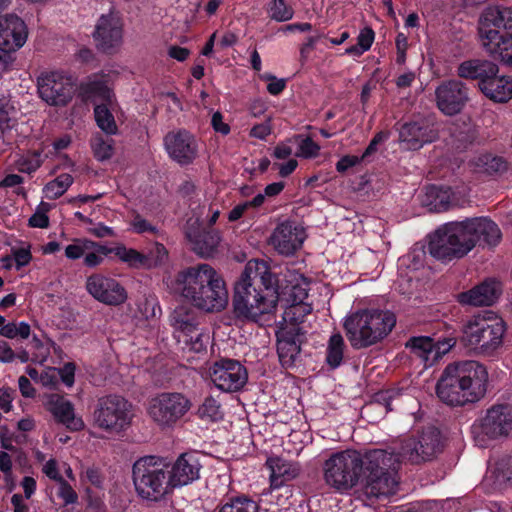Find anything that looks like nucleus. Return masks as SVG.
I'll list each match as a JSON object with an SVG mask.
<instances>
[{
    "instance_id": "7c9ffc66",
    "label": "nucleus",
    "mask_w": 512,
    "mask_h": 512,
    "mask_svg": "<svg viewBox=\"0 0 512 512\" xmlns=\"http://www.w3.org/2000/svg\"><path fill=\"white\" fill-rule=\"evenodd\" d=\"M295 324L281 327L276 334L277 352L283 366H291L300 352L299 328Z\"/></svg>"
},
{
    "instance_id": "a18cd8bd",
    "label": "nucleus",
    "mask_w": 512,
    "mask_h": 512,
    "mask_svg": "<svg viewBox=\"0 0 512 512\" xmlns=\"http://www.w3.org/2000/svg\"><path fill=\"white\" fill-rule=\"evenodd\" d=\"M475 167L480 172L493 174L505 171L507 163L502 157L492 154H483L476 158Z\"/></svg>"
},
{
    "instance_id": "c9c22d12",
    "label": "nucleus",
    "mask_w": 512,
    "mask_h": 512,
    "mask_svg": "<svg viewBox=\"0 0 512 512\" xmlns=\"http://www.w3.org/2000/svg\"><path fill=\"white\" fill-rule=\"evenodd\" d=\"M497 73V65L487 60H467L462 62L458 67V75L461 78L478 79L479 82Z\"/></svg>"
},
{
    "instance_id": "09e8293b",
    "label": "nucleus",
    "mask_w": 512,
    "mask_h": 512,
    "mask_svg": "<svg viewBox=\"0 0 512 512\" xmlns=\"http://www.w3.org/2000/svg\"><path fill=\"white\" fill-rule=\"evenodd\" d=\"M488 471L495 475L499 481H511L512 480V458L507 457L502 459L500 462H493L489 460Z\"/></svg>"
},
{
    "instance_id": "5701e85b",
    "label": "nucleus",
    "mask_w": 512,
    "mask_h": 512,
    "mask_svg": "<svg viewBox=\"0 0 512 512\" xmlns=\"http://www.w3.org/2000/svg\"><path fill=\"white\" fill-rule=\"evenodd\" d=\"M439 110L448 116L461 112L468 101V93L464 84L451 80L439 85L435 91Z\"/></svg>"
},
{
    "instance_id": "37998d69",
    "label": "nucleus",
    "mask_w": 512,
    "mask_h": 512,
    "mask_svg": "<svg viewBox=\"0 0 512 512\" xmlns=\"http://www.w3.org/2000/svg\"><path fill=\"white\" fill-rule=\"evenodd\" d=\"M197 416L206 422H217L224 416L220 402L212 397L207 396L197 409Z\"/></svg>"
},
{
    "instance_id": "7ed1b4c3",
    "label": "nucleus",
    "mask_w": 512,
    "mask_h": 512,
    "mask_svg": "<svg viewBox=\"0 0 512 512\" xmlns=\"http://www.w3.org/2000/svg\"><path fill=\"white\" fill-rule=\"evenodd\" d=\"M169 287L194 307L206 312L221 311L228 304V291L222 276L206 263L179 271Z\"/></svg>"
},
{
    "instance_id": "864d4df0",
    "label": "nucleus",
    "mask_w": 512,
    "mask_h": 512,
    "mask_svg": "<svg viewBox=\"0 0 512 512\" xmlns=\"http://www.w3.org/2000/svg\"><path fill=\"white\" fill-rule=\"evenodd\" d=\"M42 164L40 153H28L21 156L15 163L16 168L22 173H33Z\"/></svg>"
},
{
    "instance_id": "69168bd1",
    "label": "nucleus",
    "mask_w": 512,
    "mask_h": 512,
    "mask_svg": "<svg viewBox=\"0 0 512 512\" xmlns=\"http://www.w3.org/2000/svg\"><path fill=\"white\" fill-rule=\"evenodd\" d=\"M397 56L396 62L400 65L404 64L406 61V51L408 48V39L403 33H399L395 40Z\"/></svg>"
},
{
    "instance_id": "680f3d73",
    "label": "nucleus",
    "mask_w": 512,
    "mask_h": 512,
    "mask_svg": "<svg viewBox=\"0 0 512 512\" xmlns=\"http://www.w3.org/2000/svg\"><path fill=\"white\" fill-rule=\"evenodd\" d=\"M14 390L6 387L0 388V410L9 413L13 409Z\"/></svg>"
},
{
    "instance_id": "13d9d810",
    "label": "nucleus",
    "mask_w": 512,
    "mask_h": 512,
    "mask_svg": "<svg viewBox=\"0 0 512 512\" xmlns=\"http://www.w3.org/2000/svg\"><path fill=\"white\" fill-rule=\"evenodd\" d=\"M149 258V263H151V267H155L163 264L168 258V251L166 248L160 244L155 243L149 254L146 255Z\"/></svg>"
},
{
    "instance_id": "423d86ee",
    "label": "nucleus",
    "mask_w": 512,
    "mask_h": 512,
    "mask_svg": "<svg viewBox=\"0 0 512 512\" xmlns=\"http://www.w3.org/2000/svg\"><path fill=\"white\" fill-rule=\"evenodd\" d=\"M478 33L489 54L512 65V8H485L479 18Z\"/></svg>"
},
{
    "instance_id": "58836bf2",
    "label": "nucleus",
    "mask_w": 512,
    "mask_h": 512,
    "mask_svg": "<svg viewBox=\"0 0 512 512\" xmlns=\"http://www.w3.org/2000/svg\"><path fill=\"white\" fill-rule=\"evenodd\" d=\"M260 505L254 499L246 496L239 495L228 498L223 502L218 512H259Z\"/></svg>"
},
{
    "instance_id": "79ce46f5",
    "label": "nucleus",
    "mask_w": 512,
    "mask_h": 512,
    "mask_svg": "<svg viewBox=\"0 0 512 512\" xmlns=\"http://www.w3.org/2000/svg\"><path fill=\"white\" fill-rule=\"evenodd\" d=\"M345 342L339 333L330 336L327 344L326 363L330 368L339 367L343 360Z\"/></svg>"
},
{
    "instance_id": "ea45409f",
    "label": "nucleus",
    "mask_w": 512,
    "mask_h": 512,
    "mask_svg": "<svg viewBox=\"0 0 512 512\" xmlns=\"http://www.w3.org/2000/svg\"><path fill=\"white\" fill-rule=\"evenodd\" d=\"M375 40V32L369 26L360 29L357 36V43L345 49V54L358 58L370 50Z\"/></svg>"
},
{
    "instance_id": "cd10ccee",
    "label": "nucleus",
    "mask_w": 512,
    "mask_h": 512,
    "mask_svg": "<svg viewBox=\"0 0 512 512\" xmlns=\"http://www.w3.org/2000/svg\"><path fill=\"white\" fill-rule=\"evenodd\" d=\"M167 470L173 491L199 478L200 463L195 455L183 453L172 465L167 463Z\"/></svg>"
},
{
    "instance_id": "a211bd4d",
    "label": "nucleus",
    "mask_w": 512,
    "mask_h": 512,
    "mask_svg": "<svg viewBox=\"0 0 512 512\" xmlns=\"http://www.w3.org/2000/svg\"><path fill=\"white\" fill-rule=\"evenodd\" d=\"M207 377L223 392L239 391L247 382L246 368L236 360L220 359L207 368Z\"/></svg>"
},
{
    "instance_id": "4d7b16f0",
    "label": "nucleus",
    "mask_w": 512,
    "mask_h": 512,
    "mask_svg": "<svg viewBox=\"0 0 512 512\" xmlns=\"http://www.w3.org/2000/svg\"><path fill=\"white\" fill-rule=\"evenodd\" d=\"M58 484V496L61 498L65 505L74 504L78 500V495L72 486L65 480H61Z\"/></svg>"
},
{
    "instance_id": "e2e57ef3",
    "label": "nucleus",
    "mask_w": 512,
    "mask_h": 512,
    "mask_svg": "<svg viewBox=\"0 0 512 512\" xmlns=\"http://www.w3.org/2000/svg\"><path fill=\"white\" fill-rule=\"evenodd\" d=\"M389 136H390V133L387 132V131H380V132H378L373 137V139L369 143L368 147L365 149V151H364V153L362 155V158L366 159L367 157H369L370 155L375 153L377 151L378 145L383 143V142H385L389 138Z\"/></svg>"
},
{
    "instance_id": "2f4dec72",
    "label": "nucleus",
    "mask_w": 512,
    "mask_h": 512,
    "mask_svg": "<svg viewBox=\"0 0 512 512\" xmlns=\"http://www.w3.org/2000/svg\"><path fill=\"white\" fill-rule=\"evenodd\" d=\"M266 466L270 470V486L273 489L282 487L285 483L295 479L300 473V467L297 463L277 456L269 457Z\"/></svg>"
},
{
    "instance_id": "a878e982",
    "label": "nucleus",
    "mask_w": 512,
    "mask_h": 512,
    "mask_svg": "<svg viewBox=\"0 0 512 512\" xmlns=\"http://www.w3.org/2000/svg\"><path fill=\"white\" fill-rule=\"evenodd\" d=\"M437 138L436 129L426 120L405 123L399 131V141L407 150H418Z\"/></svg>"
},
{
    "instance_id": "4be33fe9",
    "label": "nucleus",
    "mask_w": 512,
    "mask_h": 512,
    "mask_svg": "<svg viewBox=\"0 0 512 512\" xmlns=\"http://www.w3.org/2000/svg\"><path fill=\"white\" fill-rule=\"evenodd\" d=\"M28 39V27L17 15L0 16V50L12 53L21 49Z\"/></svg>"
},
{
    "instance_id": "0e129e2a",
    "label": "nucleus",
    "mask_w": 512,
    "mask_h": 512,
    "mask_svg": "<svg viewBox=\"0 0 512 512\" xmlns=\"http://www.w3.org/2000/svg\"><path fill=\"white\" fill-rule=\"evenodd\" d=\"M272 132V126L270 119L263 123L253 126L250 130L249 135L259 140H265Z\"/></svg>"
},
{
    "instance_id": "5fc2aeb1",
    "label": "nucleus",
    "mask_w": 512,
    "mask_h": 512,
    "mask_svg": "<svg viewBox=\"0 0 512 512\" xmlns=\"http://www.w3.org/2000/svg\"><path fill=\"white\" fill-rule=\"evenodd\" d=\"M12 256L14 266L17 270L27 266L32 260L31 246L29 244H23L18 248L12 250Z\"/></svg>"
},
{
    "instance_id": "412c9836",
    "label": "nucleus",
    "mask_w": 512,
    "mask_h": 512,
    "mask_svg": "<svg viewBox=\"0 0 512 512\" xmlns=\"http://www.w3.org/2000/svg\"><path fill=\"white\" fill-rule=\"evenodd\" d=\"M164 146L169 157L181 165L189 164L197 157V141L186 130L169 132L164 137Z\"/></svg>"
},
{
    "instance_id": "4c0bfd02",
    "label": "nucleus",
    "mask_w": 512,
    "mask_h": 512,
    "mask_svg": "<svg viewBox=\"0 0 512 512\" xmlns=\"http://www.w3.org/2000/svg\"><path fill=\"white\" fill-rule=\"evenodd\" d=\"M179 344L188 351L200 353L206 350L210 340L209 333L200 326H196L187 333L186 339L175 338Z\"/></svg>"
},
{
    "instance_id": "f8f14e48",
    "label": "nucleus",
    "mask_w": 512,
    "mask_h": 512,
    "mask_svg": "<svg viewBox=\"0 0 512 512\" xmlns=\"http://www.w3.org/2000/svg\"><path fill=\"white\" fill-rule=\"evenodd\" d=\"M440 448L439 431L436 428L429 427L419 435L405 439L397 453L394 450H386L393 458H396L395 466L390 469V473L395 477L394 472L402 461L420 464L432 460L439 453Z\"/></svg>"
},
{
    "instance_id": "bf43d9fd",
    "label": "nucleus",
    "mask_w": 512,
    "mask_h": 512,
    "mask_svg": "<svg viewBox=\"0 0 512 512\" xmlns=\"http://www.w3.org/2000/svg\"><path fill=\"white\" fill-rule=\"evenodd\" d=\"M294 139H287L279 142L274 150L272 156L278 160H288L293 154Z\"/></svg>"
},
{
    "instance_id": "6ab92c4d",
    "label": "nucleus",
    "mask_w": 512,
    "mask_h": 512,
    "mask_svg": "<svg viewBox=\"0 0 512 512\" xmlns=\"http://www.w3.org/2000/svg\"><path fill=\"white\" fill-rule=\"evenodd\" d=\"M455 344V339L451 337L435 341L428 336H418L411 338L406 346L426 367H429L448 353Z\"/></svg>"
},
{
    "instance_id": "2eb2a0df",
    "label": "nucleus",
    "mask_w": 512,
    "mask_h": 512,
    "mask_svg": "<svg viewBox=\"0 0 512 512\" xmlns=\"http://www.w3.org/2000/svg\"><path fill=\"white\" fill-rule=\"evenodd\" d=\"M37 88L40 98L51 106L67 105L76 91L72 77L58 70L41 73Z\"/></svg>"
},
{
    "instance_id": "b1692460",
    "label": "nucleus",
    "mask_w": 512,
    "mask_h": 512,
    "mask_svg": "<svg viewBox=\"0 0 512 512\" xmlns=\"http://www.w3.org/2000/svg\"><path fill=\"white\" fill-rule=\"evenodd\" d=\"M106 246L87 238H73L64 248L68 260L76 261L83 258V264L89 268L100 266L105 259Z\"/></svg>"
},
{
    "instance_id": "6e6d98bb",
    "label": "nucleus",
    "mask_w": 512,
    "mask_h": 512,
    "mask_svg": "<svg viewBox=\"0 0 512 512\" xmlns=\"http://www.w3.org/2000/svg\"><path fill=\"white\" fill-rule=\"evenodd\" d=\"M130 229L138 234L145 232L156 233L157 228L144 219L140 214L135 213L132 219L129 221Z\"/></svg>"
},
{
    "instance_id": "49530a36",
    "label": "nucleus",
    "mask_w": 512,
    "mask_h": 512,
    "mask_svg": "<svg viewBox=\"0 0 512 512\" xmlns=\"http://www.w3.org/2000/svg\"><path fill=\"white\" fill-rule=\"evenodd\" d=\"M31 334V327L27 322H9L2 326L0 335L9 339H27Z\"/></svg>"
},
{
    "instance_id": "c85d7f7f",
    "label": "nucleus",
    "mask_w": 512,
    "mask_h": 512,
    "mask_svg": "<svg viewBox=\"0 0 512 512\" xmlns=\"http://www.w3.org/2000/svg\"><path fill=\"white\" fill-rule=\"evenodd\" d=\"M198 219L188 220L185 234L191 242L193 250L201 257H211L217 251L221 237L215 230L202 231Z\"/></svg>"
},
{
    "instance_id": "de8ad7c7",
    "label": "nucleus",
    "mask_w": 512,
    "mask_h": 512,
    "mask_svg": "<svg viewBox=\"0 0 512 512\" xmlns=\"http://www.w3.org/2000/svg\"><path fill=\"white\" fill-rule=\"evenodd\" d=\"M268 14L275 21L285 22L292 19L294 11L284 0H271L268 6Z\"/></svg>"
},
{
    "instance_id": "338daca9",
    "label": "nucleus",
    "mask_w": 512,
    "mask_h": 512,
    "mask_svg": "<svg viewBox=\"0 0 512 512\" xmlns=\"http://www.w3.org/2000/svg\"><path fill=\"white\" fill-rule=\"evenodd\" d=\"M75 366L72 363L65 364L61 369H57V377L59 376L62 382L71 387L74 384Z\"/></svg>"
},
{
    "instance_id": "aec40b11",
    "label": "nucleus",
    "mask_w": 512,
    "mask_h": 512,
    "mask_svg": "<svg viewBox=\"0 0 512 512\" xmlns=\"http://www.w3.org/2000/svg\"><path fill=\"white\" fill-rule=\"evenodd\" d=\"M305 239L306 232L302 226L285 221L274 229L269 243L279 254L289 256L302 247Z\"/></svg>"
},
{
    "instance_id": "0eeeda50",
    "label": "nucleus",
    "mask_w": 512,
    "mask_h": 512,
    "mask_svg": "<svg viewBox=\"0 0 512 512\" xmlns=\"http://www.w3.org/2000/svg\"><path fill=\"white\" fill-rule=\"evenodd\" d=\"M507 332L504 319L492 311L469 317L462 326V342L482 353H493L502 347Z\"/></svg>"
},
{
    "instance_id": "473e14b6",
    "label": "nucleus",
    "mask_w": 512,
    "mask_h": 512,
    "mask_svg": "<svg viewBox=\"0 0 512 512\" xmlns=\"http://www.w3.org/2000/svg\"><path fill=\"white\" fill-rule=\"evenodd\" d=\"M481 92L494 102L504 103L512 99V78L488 76L478 83Z\"/></svg>"
},
{
    "instance_id": "bb28decb",
    "label": "nucleus",
    "mask_w": 512,
    "mask_h": 512,
    "mask_svg": "<svg viewBox=\"0 0 512 512\" xmlns=\"http://www.w3.org/2000/svg\"><path fill=\"white\" fill-rule=\"evenodd\" d=\"M501 283L495 278H488L473 288L458 294V302L473 307L491 306L500 297Z\"/></svg>"
},
{
    "instance_id": "e433bc0d",
    "label": "nucleus",
    "mask_w": 512,
    "mask_h": 512,
    "mask_svg": "<svg viewBox=\"0 0 512 512\" xmlns=\"http://www.w3.org/2000/svg\"><path fill=\"white\" fill-rule=\"evenodd\" d=\"M106 250L105 257L109 254H114L121 262L125 263L130 268H151L149 258L133 248H128L123 244H118L115 247L106 246Z\"/></svg>"
},
{
    "instance_id": "c756f323",
    "label": "nucleus",
    "mask_w": 512,
    "mask_h": 512,
    "mask_svg": "<svg viewBox=\"0 0 512 512\" xmlns=\"http://www.w3.org/2000/svg\"><path fill=\"white\" fill-rule=\"evenodd\" d=\"M44 407L54 416L57 422L71 431L84 428L81 417L75 415L73 404L58 394H48L44 397Z\"/></svg>"
},
{
    "instance_id": "4468645a",
    "label": "nucleus",
    "mask_w": 512,
    "mask_h": 512,
    "mask_svg": "<svg viewBox=\"0 0 512 512\" xmlns=\"http://www.w3.org/2000/svg\"><path fill=\"white\" fill-rule=\"evenodd\" d=\"M512 432V409L507 405H494L473 426L475 442L486 447L488 440L506 438Z\"/></svg>"
},
{
    "instance_id": "393cba45",
    "label": "nucleus",
    "mask_w": 512,
    "mask_h": 512,
    "mask_svg": "<svg viewBox=\"0 0 512 512\" xmlns=\"http://www.w3.org/2000/svg\"><path fill=\"white\" fill-rule=\"evenodd\" d=\"M93 36L104 51L119 47L123 41V23L119 15L114 12L102 15Z\"/></svg>"
},
{
    "instance_id": "ddd939ff",
    "label": "nucleus",
    "mask_w": 512,
    "mask_h": 512,
    "mask_svg": "<svg viewBox=\"0 0 512 512\" xmlns=\"http://www.w3.org/2000/svg\"><path fill=\"white\" fill-rule=\"evenodd\" d=\"M132 406L119 395H107L98 400L93 413L94 425L109 433L125 430L132 420Z\"/></svg>"
},
{
    "instance_id": "603ef678",
    "label": "nucleus",
    "mask_w": 512,
    "mask_h": 512,
    "mask_svg": "<svg viewBox=\"0 0 512 512\" xmlns=\"http://www.w3.org/2000/svg\"><path fill=\"white\" fill-rule=\"evenodd\" d=\"M51 208L52 205L50 203L41 201L33 215L29 218V225L34 228H47L49 226L48 212Z\"/></svg>"
},
{
    "instance_id": "f257e3e1",
    "label": "nucleus",
    "mask_w": 512,
    "mask_h": 512,
    "mask_svg": "<svg viewBox=\"0 0 512 512\" xmlns=\"http://www.w3.org/2000/svg\"><path fill=\"white\" fill-rule=\"evenodd\" d=\"M395 462L396 458L383 449L369 450L364 454L346 449L332 453L325 460L323 479L330 489L340 494L359 489L367 496H387L395 493L398 484L390 473Z\"/></svg>"
},
{
    "instance_id": "9d476101",
    "label": "nucleus",
    "mask_w": 512,
    "mask_h": 512,
    "mask_svg": "<svg viewBox=\"0 0 512 512\" xmlns=\"http://www.w3.org/2000/svg\"><path fill=\"white\" fill-rule=\"evenodd\" d=\"M278 280L279 298L282 297L288 304L284 311L283 320L291 323L302 322L304 317L311 313L312 306L305 302L308 297L309 282L300 273L288 270L283 279Z\"/></svg>"
},
{
    "instance_id": "9b49d317",
    "label": "nucleus",
    "mask_w": 512,
    "mask_h": 512,
    "mask_svg": "<svg viewBox=\"0 0 512 512\" xmlns=\"http://www.w3.org/2000/svg\"><path fill=\"white\" fill-rule=\"evenodd\" d=\"M191 407L192 402L185 394L162 392L150 399L147 414L160 429H173Z\"/></svg>"
},
{
    "instance_id": "f3484780",
    "label": "nucleus",
    "mask_w": 512,
    "mask_h": 512,
    "mask_svg": "<svg viewBox=\"0 0 512 512\" xmlns=\"http://www.w3.org/2000/svg\"><path fill=\"white\" fill-rule=\"evenodd\" d=\"M86 292L96 301L107 306H121L128 300V291L115 277L93 273L85 280Z\"/></svg>"
},
{
    "instance_id": "20e7f679",
    "label": "nucleus",
    "mask_w": 512,
    "mask_h": 512,
    "mask_svg": "<svg viewBox=\"0 0 512 512\" xmlns=\"http://www.w3.org/2000/svg\"><path fill=\"white\" fill-rule=\"evenodd\" d=\"M489 373L478 361L467 360L446 366L436 385L439 399L450 406H465L483 399L488 390Z\"/></svg>"
},
{
    "instance_id": "72a5a7b5",
    "label": "nucleus",
    "mask_w": 512,
    "mask_h": 512,
    "mask_svg": "<svg viewBox=\"0 0 512 512\" xmlns=\"http://www.w3.org/2000/svg\"><path fill=\"white\" fill-rule=\"evenodd\" d=\"M473 231L474 246L478 243L486 246H496L502 239L498 225L487 217L470 218Z\"/></svg>"
},
{
    "instance_id": "774afa93",
    "label": "nucleus",
    "mask_w": 512,
    "mask_h": 512,
    "mask_svg": "<svg viewBox=\"0 0 512 512\" xmlns=\"http://www.w3.org/2000/svg\"><path fill=\"white\" fill-rule=\"evenodd\" d=\"M263 79L269 81V83L267 85V91L271 95L280 94L286 86V82L284 79H278L273 75H265V76H263Z\"/></svg>"
},
{
    "instance_id": "f704fd0d",
    "label": "nucleus",
    "mask_w": 512,
    "mask_h": 512,
    "mask_svg": "<svg viewBox=\"0 0 512 512\" xmlns=\"http://www.w3.org/2000/svg\"><path fill=\"white\" fill-rule=\"evenodd\" d=\"M175 338L186 339V335L191 329L200 324L199 317L192 308L181 305L178 306L170 317Z\"/></svg>"
},
{
    "instance_id": "3c124183",
    "label": "nucleus",
    "mask_w": 512,
    "mask_h": 512,
    "mask_svg": "<svg viewBox=\"0 0 512 512\" xmlns=\"http://www.w3.org/2000/svg\"><path fill=\"white\" fill-rule=\"evenodd\" d=\"M294 142L298 144V149L295 154L297 157L310 159L318 156L320 146L310 137L301 138L297 136L294 138Z\"/></svg>"
},
{
    "instance_id": "052dcab7",
    "label": "nucleus",
    "mask_w": 512,
    "mask_h": 512,
    "mask_svg": "<svg viewBox=\"0 0 512 512\" xmlns=\"http://www.w3.org/2000/svg\"><path fill=\"white\" fill-rule=\"evenodd\" d=\"M42 472L49 479H51L57 483L64 479L62 477V475L60 474L58 462L54 458H51V459L45 461V463L43 464V467H42Z\"/></svg>"
},
{
    "instance_id": "8fccbe9b",
    "label": "nucleus",
    "mask_w": 512,
    "mask_h": 512,
    "mask_svg": "<svg viewBox=\"0 0 512 512\" xmlns=\"http://www.w3.org/2000/svg\"><path fill=\"white\" fill-rule=\"evenodd\" d=\"M113 140L105 139L102 136H95L92 139L91 146L94 156L99 161L110 159L114 153Z\"/></svg>"
},
{
    "instance_id": "1a4fd4ad",
    "label": "nucleus",
    "mask_w": 512,
    "mask_h": 512,
    "mask_svg": "<svg viewBox=\"0 0 512 512\" xmlns=\"http://www.w3.org/2000/svg\"><path fill=\"white\" fill-rule=\"evenodd\" d=\"M133 483L137 495L148 502H158L172 492L167 463L153 456L143 457L133 465Z\"/></svg>"
},
{
    "instance_id": "f03ea898",
    "label": "nucleus",
    "mask_w": 512,
    "mask_h": 512,
    "mask_svg": "<svg viewBox=\"0 0 512 512\" xmlns=\"http://www.w3.org/2000/svg\"><path fill=\"white\" fill-rule=\"evenodd\" d=\"M278 280L263 260H249L235 286L233 298L237 318L260 322L276 310Z\"/></svg>"
},
{
    "instance_id": "dca6fc26",
    "label": "nucleus",
    "mask_w": 512,
    "mask_h": 512,
    "mask_svg": "<svg viewBox=\"0 0 512 512\" xmlns=\"http://www.w3.org/2000/svg\"><path fill=\"white\" fill-rule=\"evenodd\" d=\"M88 91L95 104L94 115L98 127L107 134H116L117 125L113 113L118 105L108 81H92L88 84Z\"/></svg>"
},
{
    "instance_id": "6e6552de",
    "label": "nucleus",
    "mask_w": 512,
    "mask_h": 512,
    "mask_svg": "<svg viewBox=\"0 0 512 512\" xmlns=\"http://www.w3.org/2000/svg\"><path fill=\"white\" fill-rule=\"evenodd\" d=\"M470 218L441 225L431 236L430 254L442 261L462 258L474 249Z\"/></svg>"
},
{
    "instance_id": "39448f33",
    "label": "nucleus",
    "mask_w": 512,
    "mask_h": 512,
    "mask_svg": "<svg viewBox=\"0 0 512 512\" xmlns=\"http://www.w3.org/2000/svg\"><path fill=\"white\" fill-rule=\"evenodd\" d=\"M396 325V317L389 310L360 309L347 315L343 321L346 336L355 349L367 348L385 339Z\"/></svg>"
},
{
    "instance_id": "a19ab883",
    "label": "nucleus",
    "mask_w": 512,
    "mask_h": 512,
    "mask_svg": "<svg viewBox=\"0 0 512 512\" xmlns=\"http://www.w3.org/2000/svg\"><path fill=\"white\" fill-rule=\"evenodd\" d=\"M452 191L449 187L430 186L426 188L425 205L433 209H445L451 201Z\"/></svg>"
},
{
    "instance_id": "c03bdc74",
    "label": "nucleus",
    "mask_w": 512,
    "mask_h": 512,
    "mask_svg": "<svg viewBox=\"0 0 512 512\" xmlns=\"http://www.w3.org/2000/svg\"><path fill=\"white\" fill-rule=\"evenodd\" d=\"M72 183L73 177L70 174H61L43 187V197L49 200L57 199L69 189Z\"/></svg>"
}]
</instances>
